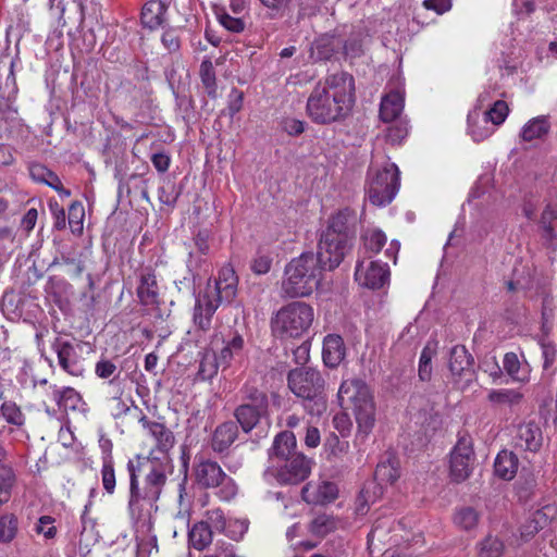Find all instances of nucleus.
I'll list each match as a JSON object with an SVG mask.
<instances>
[{"instance_id":"14","label":"nucleus","mask_w":557,"mask_h":557,"mask_svg":"<svg viewBox=\"0 0 557 557\" xmlns=\"http://www.w3.org/2000/svg\"><path fill=\"white\" fill-rule=\"evenodd\" d=\"M237 285L238 277L235 270L231 265H225L220 270L214 285L208 284L205 292L211 294L221 302H231L237 294Z\"/></svg>"},{"instance_id":"58","label":"nucleus","mask_w":557,"mask_h":557,"mask_svg":"<svg viewBox=\"0 0 557 557\" xmlns=\"http://www.w3.org/2000/svg\"><path fill=\"white\" fill-rule=\"evenodd\" d=\"M205 521H208L211 530L223 531L226 527V520L221 509L208 510Z\"/></svg>"},{"instance_id":"1","label":"nucleus","mask_w":557,"mask_h":557,"mask_svg":"<svg viewBox=\"0 0 557 557\" xmlns=\"http://www.w3.org/2000/svg\"><path fill=\"white\" fill-rule=\"evenodd\" d=\"M139 423L153 438L156 449L162 456H156V450L151 449L149 456H138L136 461L129 460L127 463L128 509L132 517L137 519L141 518L144 511L149 510L159 499L166 482L165 468L170 460L168 453L175 443L173 432L163 423L151 421L146 416L139 419Z\"/></svg>"},{"instance_id":"27","label":"nucleus","mask_w":557,"mask_h":557,"mask_svg":"<svg viewBox=\"0 0 557 557\" xmlns=\"http://www.w3.org/2000/svg\"><path fill=\"white\" fill-rule=\"evenodd\" d=\"M503 366L505 372L512 381L523 384L530 381L531 367L525 359L520 360L516 352H506L503 359Z\"/></svg>"},{"instance_id":"17","label":"nucleus","mask_w":557,"mask_h":557,"mask_svg":"<svg viewBox=\"0 0 557 557\" xmlns=\"http://www.w3.org/2000/svg\"><path fill=\"white\" fill-rule=\"evenodd\" d=\"M221 304L219 299L206 292L197 297L193 321L199 331L207 332L211 329L213 314Z\"/></svg>"},{"instance_id":"46","label":"nucleus","mask_w":557,"mask_h":557,"mask_svg":"<svg viewBox=\"0 0 557 557\" xmlns=\"http://www.w3.org/2000/svg\"><path fill=\"white\" fill-rule=\"evenodd\" d=\"M17 518L13 513L0 517V542H11L17 533Z\"/></svg>"},{"instance_id":"60","label":"nucleus","mask_w":557,"mask_h":557,"mask_svg":"<svg viewBox=\"0 0 557 557\" xmlns=\"http://www.w3.org/2000/svg\"><path fill=\"white\" fill-rule=\"evenodd\" d=\"M272 259L267 255H258L251 262V270L255 274L261 275L270 271Z\"/></svg>"},{"instance_id":"61","label":"nucleus","mask_w":557,"mask_h":557,"mask_svg":"<svg viewBox=\"0 0 557 557\" xmlns=\"http://www.w3.org/2000/svg\"><path fill=\"white\" fill-rule=\"evenodd\" d=\"M53 520L49 516H42L36 525V532L44 534L46 539H52L55 535V527L52 524Z\"/></svg>"},{"instance_id":"18","label":"nucleus","mask_w":557,"mask_h":557,"mask_svg":"<svg viewBox=\"0 0 557 557\" xmlns=\"http://www.w3.org/2000/svg\"><path fill=\"white\" fill-rule=\"evenodd\" d=\"M473 364L474 359L465 346L457 345L451 348L448 366L454 376L471 382L474 376Z\"/></svg>"},{"instance_id":"40","label":"nucleus","mask_w":557,"mask_h":557,"mask_svg":"<svg viewBox=\"0 0 557 557\" xmlns=\"http://www.w3.org/2000/svg\"><path fill=\"white\" fill-rule=\"evenodd\" d=\"M398 478V463L395 459L389 458L376 466L373 481L383 486V484H393Z\"/></svg>"},{"instance_id":"15","label":"nucleus","mask_w":557,"mask_h":557,"mask_svg":"<svg viewBox=\"0 0 557 557\" xmlns=\"http://www.w3.org/2000/svg\"><path fill=\"white\" fill-rule=\"evenodd\" d=\"M355 211L345 208L337 211L330 218L329 225L323 233L327 234V236H334L336 238L351 243L355 237Z\"/></svg>"},{"instance_id":"52","label":"nucleus","mask_w":557,"mask_h":557,"mask_svg":"<svg viewBox=\"0 0 557 557\" xmlns=\"http://www.w3.org/2000/svg\"><path fill=\"white\" fill-rule=\"evenodd\" d=\"M504 553V544L500 540L487 536L480 544L479 557H502Z\"/></svg>"},{"instance_id":"47","label":"nucleus","mask_w":557,"mask_h":557,"mask_svg":"<svg viewBox=\"0 0 557 557\" xmlns=\"http://www.w3.org/2000/svg\"><path fill=\"white\" fill-rule=\"evenodd\" d=\"M479 513L471 507H463L455 515V523L463 530H472L479 523Z\"/></svg>"},{"instance_id":"44","label":"nucleus","mask_w":557,"mask_h":557,"mask_svg":"<svg viewBox=\"0 0 557 557\" xmlns=\"http://www.w3.org/2000/svg\"><path fill=\"white\" fill-rule=\"evenodd\" d=\"M436 345L428 343L422 349L419 360V377L421 381H429L432 375V358L436 354Z\"/></svg>"},{"instance_id":"33","label":"nucleus","mask_w":557,"mask_h":557,"mask_svg":"<svg viewBox=\"0 0 557 557\" xmlns=\"http://www.w3.org/2000/svg\"><path fill=\"white\" fill-rule=\"evenodd\" d=\"M404 109L403 96L395 91L386 95L380 106V117L382 121L388 123L399 116Z\"/></svg>"},{"instance_id":"28","label":"nucleus","mask_w":557,"mask_h":557,"mask_svg":"<svg viewBox=\"0 0 557 557\" xmlns=\"http://www.w3.org/2000/svg\"><path fill=\"white\" fill-rule=\"evenodd\" d=\"M549 115H539L529 120L521 128L519 137L521 140L530 143L533 140H543L550 132Z\"/></svg>"},{"instance_id":"45","label":"nucleus","mask_w":557,"mask_h":557,"mask_svg":"<svg viewBox=\"0 0 557 557\" xmlns=\"http://www.w3.org/2000/svg\"><path fill=\"white\" fill-rule=\"evenodd\" d=\"M334 41L335 37L330 35L319 37L312 46V53L315 54L319 60H329L335 51Z\"/></svg>"},{"instance_id":"51","label":"nucleus","mask_w":557,"mask_h":557,"mask_svg":"<svg viewBox=\"0 0 557 557\" xmlns=\"http://www.w3.org/2000/svg\"><path fill=\"white\" fill-rule=\"evenodd\" d=\"M555 220H557V210L549 205L546 206L540 219V225L544 232V237L546 239L552 240L556 238V233L553 225Z\"/></svg>"},{"instance_id":"50","label":"nucleus","mask_w":557,"mask_h":557,"mask_svg":"<svg viewBox=\"0 0 557 557\" xmlns=\"http://www.w3.org/2000/svg\"><path fill=\"white\" fill-rule=\"evenodd\" d=\"M386 235L380 230H370L363 235V245L367 251L377 253L386 244Z\"/></svg>"},{"instance_id":"5","label":"nucleus","mask_w":557,"mask_h":557,"mask_svg":"<svg viewBox=\"0 0 557 557\" xmlns=\"http://www.w3.org/2000/svg\"><path fill=\"white\" fill-rule=\"evenodd\" d=\"M313 320L314 311L310 305L294 301L281 308L272 318V332L282 339L298 338L308 332Z\"/></svg>"},{"instance_id":"9","label":"nucleus","mask_w":557,"mask_h":557,"mask_svg":"<svg viewBox=\"0 0 557 557\" xmlns=\"http://www.w3.org/2000/svg\"><path fill=\"white\" fill-rule=\"evenodd\" d=\"M312 465L313 461L302 453H294L292 457L269 471L282 484H298L309 476Z\"/></svg>"},{"instance_id":"4","label":"nucleus","mask_w":557,"mask_h":557,"mask_svg":"<svg viewBox=\"0 0 557 557\" xmlns=\"http://www.w3.org/2000/svg\"><path fill=\"white\" fill-rule=\"evenodd\" d=\"M287 384L294 395L304 398V407L309 414L321 416L326 411V399L323 396L324 380L318 370L312 368L290 370Z\"/></svg>"},{"instance_id":"36","label":"nucleus","mask_w":557,"mask_h":557,"mask_svg":"<svg viewBox=\"0 0 557 557\" xmlns=\"http://www.w3.org/2000/svg\"><path fill=\"white\" fill-rule=\"evenodd\" d=\"M212 534L208 521L197 522L188 532L189 543L195 549L202 550L212 543Z\"/></svg>"},{"instance_id":"64","label":"nucleus","mask_w":557,"mask_h":557,"mask_svg":"<svg viewBox=\"0 0 557 557\" xmlns=\"http://www.w3.org/2000/svg\"><path fill=\"white\" fill-rule=\"evenodd\" d=\"M362 38L361 33L351 37L344 45V52L346 55L355 58L361 53Z\"/></svg>"},{"instance_id":"38","label":"nucleus","mask_w":557,"mask_h":557,"mask_svg":"<svg viewBox=\"0 0 557 557\" xmlns=\"http://www.w3.org/2000/svg\"><path fill=\"white\" fill-rule=\"evenodd\" d=\"M242 404L269 410V399L267 394L253 384L247 382L240 389Z\"/></svg>"},{"instance_id":"49","label":"nucleus","mask_w":557,"mask_h":557,"mask_svg":"<svg viewBox=\"0 0 557 557\" xmlns=\"http://www.w3.org/2000/svg\"><path fill=\"white\" fill-rule=\"evenodd\" d=\"M200 77L201 82L208 92L209 96H216V83H215V72L212 65V62L209 60H205L200 65Z\"/></svg>"},{"instance_id":"20","label":"nucleus","mask_w":557,"mask_h":557,"mask_svg":"<svg viewBox=\"0 0 557 557\" xmlns=\"http://www.w3.org/2000/svg\"><path fill=\"white\" fill-rule=\"evenodd\" d=\"M15 484L16 473L10 459L9 451L0 443V504L9 502Z\"/></svg>"},{"instance_id":"29","label":"nucleus","mask_w":557,"mask_h":557,"mask_svg":"<svg viewBox=\"0 0 557 557\" xmlns=\"http://www.w3.org/2000/svg\"><path fill=\"white\" fill-rule=\"evenodd\" d=\"M359 432L368 435L375 422V406L372 395L352 407Z\"/></svg>"},{"instance_id":"3","label":"nucleus","mask_w":557,"mask_h":557,"mask_svg":"<svg viewBox=\"0 0 557 557\" xmlns=\"http://www.w3.org/2000/svg\"><path fill=\"white\" fill-rule=\"evenodd\" d=\"M324 268L313 252L292 259L284 271L282 290L290 298L307 297L319 288Z\"/></svg>"},{"instance_id":"35","label":"nucleus","mask_w":557,"mask_h":557,"mask_svg":"<svg viewBox=\"0 0 557 557\" xmlns=\"http://www.w3.org/2000/svg\"><path fill=\"white\" fill-rule=\"evenodd\" d=\"M0 418L18 429L23 428L26 423V416L21 407L15 401L4 397L0 401Z\"/></svg>"},{"instance_id":"12","label":"nucleus","mask_w":557,"mask_h":557,"mask_svg":"<svg viewBox=\"0 0 557 557\" xmlns=\"http://www.w3.org/2000/svg\"><path fill=\"white\" fill-rule=\"evenodd\" d=\"M356 281L368 288H382L389 280V269L386 263L370 261L367 265L359 262L355 272Z\"/></svg>"},{"instance_id":"13","label":"nucleus","mask_w":557,"mask_h":557,"mask_svg":"<svg viewBox=\"0 0 557 557\" xmlns=\"http://www.w3.org/2000/svg\"><path fill=\"white\" fill-rule=\"evenodd\" d=\"M220 342L223 346L219 352H216V356L219 357L222 368L226 369L231 366L232 360L244 350L245 341L236 331H228L227 336H224L221 332H216L211 341L213 351H215Z\"/></svg>"},{"instance_id":"6","label":"nucleus","mask_w":557,"mask_h":557,"mask_svg":"<svg viewBox=\"0 0 557 557\" xmlns=\"http://www.w3.org/2000/svg\"><path fill=\"white\" fill-rule=\"evenodd\" d=\"M399 187V171L394 163L383 169L370 168L366 194L373 206L388 205L397 194Z\"/></svg>"},{"instance_id":"19","label":"nucleus","mask_w":557,"mask_h":557,"mask_svg":"<svg viewBox=\"0 0 557 557\" xmlns=\"http://www.w3.org/2000/svg\"><path fill=\"white\" fill-rule=\"evenodd\" d=\"M297 441L293 432L283 431L278 433L269 450V470L282 463L296 451Z\"/></svg>"},{"instance_id":"2","label":"nucleus","mask_w":557,"mask_h":557,"mask_svg":"<svg viewBox=\"0 0 557 557\" xmlns=\"http://www.w3.org/2000/svg\"><path fill=\"white\" fill-rule=\"evenodd\" d=\"M355 90V79L349 73L329 74L314 85L307 99L306 113L315 124L339 122L352 110Z\"/></svg>"},{"instance_id":"22","label":"nucleus","mask_w":557,"mask_h":557,"mask_svg":"<svg viewBox=\"0 0 557 557\" xmlns=\"http://www.w3.org/2000/svg\"><path fill=\"white\" fill-rule=\"evenodd\" d=\"M301 495L308 504H327L336 499L338 488L335 483L329 481H323L317 485L308 483L302 487Z\"/></svg>"},{"instance_id":"34","label":"nucleus","mask_w":557,"mask_h":557,"mask_svg":"<svg viewBox=\"0 0 557 557\" xmlns=\"http://www.w3.org/2000/svg\"><path fill=\"white\" fill-rule=\"evenodd\" d=\"M495 474L504 480H511L518 470V458L512 451L502 450L494 463Z\"/></svg>"},{"instance_id":"37","label":"nucleus","mask_w":557,"mask_h":557,"mask_svg":"<svg viewBox=\"0 0 557 557\" xmlns=\"http://www.w3.org/2000/svg\"><path fill=\"white\" fill-rule=\"evenodd\" d=\"M548 522V517L543 510L533 512L520 527L522 542H528Z\"/></svg>"},{"instance_id":"30","label":"nucleus","mask_w":557,"mask_h":557,"mask_svg":"<svg viewBox=\"0 0 557 557\" xmlns=\"http://www.w3.org/2000/svg\"><path fill=\"white\" fill-rule=\"evenodd\" d=\"M50 388L52 389V399L55 401L60 411H75L79 409L83 404L81 394L73 387H58L57 385H51Z\"/></svg>"},{"instance_id":"21","label":"nucleus","mask_w":557,"mask_h":557,"mask_svg":"<svg viewBox=\"0 0 557 557\" xmlns=\"http://www.w3.org/2000/svg\"><path fill=\"white\" fill-rule=\"evenodd\" d=\"M515 446L522 450L535 453L542 447L543 435L541 428L533 422L522 423L517 428L513 437Z\"/></svg>"},{"instance_id":"7","label":"nucleus","mask_w":557,"mask_h":557,"mask_svg":"<svg viewBox=\"0 0 557 557\" xmlns=\"http://www.w3.org/2000/svg\"><path fill=\"white\" fill-rule=\"evenodd\" d=\"M195 481L201 488H219V496L224 500L237 494L234 480L228 476L216 461L201 459L194 467Z\"/></svg>"},{"instance_id":"41","label":"nucleus","mask_w":557,"mask_h":557,"mask_svg":"<svg viewBox=\"0 0 557 557\" xmlns=\"http://www.w3.org/2000/svg\"><path fill=\"white\" fill-rule=\"evenodd\" d=\"M337 529V521L329 515L317 516L309 524V532L315 536L324 537Z\"/></svg>"},{"instance_id":"59","label":"nucleus","mask_w":557,"mask_h":557,"mask_svg":"<svg viewBox=\"0 0 557 557\" xmlns=\"http://www.w3.org/2000/svg\"><path fill=\"white\" fill-rule=\"evenodd\" d=\"M161 41L165 49H168L170 52H176L178 51L181 47V39L177 34V30L174 28H169L163 32Z\"/></svg>"},{"instance_id":"25","label":"nucleus","mask_w":557,"mask_h":557,"mask_svg":"<svg viewBox=\"0 0 557 557\" xmlns=\"http://www.w3.org/2000/svg\"><path fill=\"white\" fill-rule=\"evenodd\" d=\"M137 296L145 306H152L159 302V286L152 269L145 268L140 271Z\"/></svg>"},{"instance_id":"62","label":"nucleus","mask_w":557,"mask_h":557,"mask_svg":"<svg viewBox=\"0 0 557 557\" xmlns=\"http://www.w3.org/2000/svg\"><path fill=\"white\" fill-rule=\"evenodd\" d=\"M367 495L370 504H374L383 495V486L374 481L367 482L362 487V497Z\"/></svg>"},{"instance_id":"63","label":"nucleus","mask_w":557,"mask_h":557,"mask_svg":"<svg viewBox=\"0 0 557 557\" xmlns=\"http://www.w3.org/2000/svg\"><path fill=\"white\" fill-rule=\"evenodd\" d=\"M408 134V128L403 123H397L387 129L386 137L392 144H399Z\"/></svg>"},{"instance_id":"53","label":"nucleus","mask_w":557,"mask_h":557,"mask_svg":"<svg viewBox=\"0 0 557 557\" xmlns=\"http://www.w3.org/2000/svg\"><path fill=\"white\" fill-rule=\"evenodd\" d=\"M218 20L220 24L231 33L239 34L244 32L246 27L244 16H232L226 12H222L218 14Z\"/></svg>"},{"instance_id":"48","label":"nucleus","mask_w":557,"mask_h":557,"mask_svg":"<svg viewBox=\"0 0 557 557\" xmlns=\"http://www.w3.org/2000/svg\"><path fill=\"white\" fill-rule=\"evenodd\" d=\"M85 209L79 201H74L69 208V226L73 234L83 233Z\"/></svg>"},{"instance_id":"56","label":"nucleus","mask_w":557,"mask_h":557,"mask_svg":"<svg viewBox=\"0 0 557 557\" xmlns=\"http://www.w3.org/2000/svg\"><path fill=\"white\" fill-rule=\"evenodd\" d=\"M159 200L166 206L173 207L180 196V190L172 182H166L159 188Z\"/></svg>"},{"instance_id":"23","label":"nucleus","mask_w":557,"mask_h":557,"mask_svg":"<svg viewBox=\"0 0 557 557\" xmlns=\"http://www.w3.org/2000/svg\"><path fill=\"white\" fill-rule=\"evenodd\" d=\"M238 437V425L234 421H225L212 433L211 448L216 454H225Z\"/></svg>"},{"instance_id":"42","label":"nucleus","mask_w":557,"mask_h":557,"mask_svg":"<svg viewBox=\"0 0 557 557\" xmlns=\"http://www.w3.org/2000/svg\"><path fill=\"white\" fill-rule=\"evenodd\" d=\"M222 367L215 351L206 352L200 361L198 375L201 380H211Z\"/></svg>"},{"instance_id":"8","label":"nucleus","mask_w":557,"mask_h":557,"mask_svg":"<svg viewBox=\"0 0 557 557\" xmlns=\"http://www.w3.org/2000/svg\"><path fill=\"white\" fill-rule=\"evenodd\" d=\"M401 531L400 522L389 518L377 519L368 535V542L370 545H387L383 553L384 557H412L411 553L406 552L407 548L401 547L400 540L404 539Z\"/></svg>"},{"instance_id":"32","label":"nucleus","mask_w":557,"mask_h":557,"mask_svg":"<svg viewBox=\"0 0 557 557\" xmlns=\"http://www.w3.org/2000/svg\"><path fill=\"white\" fill-rule=\"evenodd\" d=\"M166 4L161 0H150L146 2L141 10L140 20L145 27L156 29L164 22Z\"/></svg>"},{"instance_id":"31","label":"nucleus","mask_w":557,"mask_h":557,"mask_svg":"<svg viewBox=\"0 0 557 557\" xmlns=\"http://www.w3.org/2000/svg\"><path fill=\"white\" fill-rule=\"evenodd\" d=\"M267 414V409H259L244 404H240L234 410V417L245 433H250Z\"/></svg>"},{"instance_id":"43","label":"nucleus","mask_w":557,"mask_h":557,"mask_svg":"<svg viewBox=\"0 0 557 557\" xmlns=\"http://www.w3.org/2000/svg\"><path fill=\"white\" fill-rule=\"evenodd\" d=\"M509 113L508 104L503 100L494 102L493 107L485 111L483 116V123H492L494 126L503 124Z\"/></svg>"},{"instance_id":"54","label":"nucleus","mask_w":557,"mask_h":557,"mask_svg":"<svg viewBox=\"0 0 557 557\" xmlns=\"http://www.w3.org/2000/svg\"><path fill=\"white\" fill-rule=\"evenodd\" d=\"M101 480L103 488L108 494H113L115 491V473L113 461L110 457L103 459L101 468Z\"/></svg>"},{"instance_id":"10","label":"nucleus","mask_w":557,"mask_h":557,"mask_svg":"<svg viewBox=\"0 0 557 557\" xmlns=\"http://www.w3.org/2000/svg\"><path fill=\"white\" fill-rule=\"evenodd\" d=\"M474 451L470 437H460L450 453V478L460 483L467 480L473 469Z\"/></svg>"},{"instance_id":"57","label":"nucleus","mask_w":557,"mask_h":557,"mask_svg":"<svg viewBox=\"0 0 557 557\" xmlns=\"http://www.w3.org/2000/svg\"><path fill=\"white\" fill-rule=\"evenodd\" d=\"M422 405H425V408L422 409L423 412L419 411L418 419L420 420V418L423 416L424 422L431 424L435 419V416L432 414L433 407H430L428 401L422 396H416L411 398L409 410L412 414H414L413 411L418 410Z\"/></svg>"},{"instance_id":"16","label":"nucleus","mask_w":557,"mask_h":557,"mask_svg":"<svg viewBox=\"0 0 557 557\" xmlns=\"http://www.w3.org/2000/svg\"><path fill=\"white\" fill-rule=\"evenodd\" d=\"M53 350L58 356V362L60 367L69 374L73 376L83 375L85 369L82 360L77 354L76 347L62 339H57L52 345Z\"/></svg>"},{"instance_id":"55","label":"nucleus","mask_w":557,"mask_h":557,"mask_svg":"<svg viewBox=\"0 0 557 557\" xmlns=\"http://www.w3.org/2000/svg\"><path fill=\"white\" fill-rule=\"evenodd\" d=\"M260 2L268 9L271 18H280L288 11L292 0H260Z\"/></svg>"},{"instance_id":"11","label":"nucleus","mask_w":557,"mask_h":557,"mask_svg":"<svg viewBox=\"0 0 557 557\" xmlns=\"http://www.w3.org/2000/svg\"><path fill=\"white\" fill-rule=\"evenodd\" d=\"M350 247L351 243L322 233L315 257L324 270H333L339 265Z\"/></svg>"},{"instance_id":"39","label":"nucleus","mask_w":557,"mask_h":557,"mask_svg":"<svg viewBox=\"0 0 557 557\" xmlns=\"http://www.w3.org/2000/svg\"><path fill=\"white\" fill-rule=\"evenodd\" d=\"M487 399L495 406L513 407L521 403L523 394L511 388L492 389L487 395Z\"/></svg>"},{"instance_id":"26","label":"nucleus","mask_w":557,"mask_h":557,"mask_svg":"<svg viewBox=\"0 0 557 557\" xmlns=\"http://www.w3.org/2000/svg\"><path fill=\"white\" fill-rule=\"evenodd\" d=\"M346 348L343 338L337 334H329L323 341L322 357L324 364L336 368L345 358Z\"/></svg>"},{"instance_id":"24","label":"nucleus","mask_w":557,"mask_h":557,"mask_svg":"<svg viewBox=\"0 0 557 557\" xmlns=\"http://www.w3.org/2000/svg\"><path fill=\"white\" fill-rule=\"evenodd\" d=\"M370 395L368 385L359 379L345 380L338 389V400L342 407L350 405L354 407Z\"/></svg>"}]
</instances>
